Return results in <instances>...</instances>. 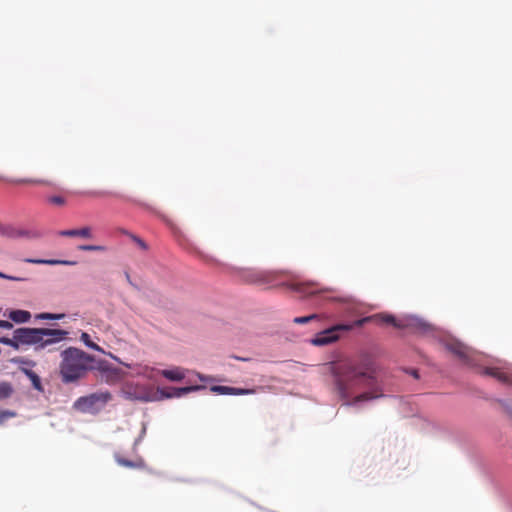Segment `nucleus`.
Returning a JSON list of instances; mask_svg holds the SVG:
<instances>
[{"label": "nucleus", "mask_w": 512, "mask_h": 512, "mask_svg": "<svg viewBox=\"0 0 512 512\" xmlns=\"http://www.w3.org/2000/svg\"><path fill=\"white\" fill-rule=\"evenodd\" d=\"M407 320L414 321V320H419V319L416 316H411Z\"/></svg>", "instance_id": "31"}, {"label": "nucleus", "mask_w": 512, "mask_h": 512, "mask_svg": "<svg viewBox=\"0 0 512 512\" xmlns=\"http://www.w3.org/2000/svg\"><path fill=\"white\" fill-rule=\"evenodd\" d=\"M64 314L40 313L35 316V320H60Z\"/></svg>", "instance_id": "23"}, {"label": "nucleus", "mask_w": 512, "mask_h": 512, "mask_svg": "<svg viewBox=\"0 0 512 512\" xmlns=\"http://www.w3.org/2000/svg\"><path fill=\"white\" fill-rule=\"evenodd\" d=\"M352 329V325L337 324L315 334L310 340L314 346H326L340 338L341 333Z\"/></svg>", "instance_id": "7"}, {"label": "nucleus", "mask_w": 512, "mask_h": 512, "mask_svg": "<svg viewBox=\"0 0 512 512\" xmlns=\"http://www.w3.org/2000/svg\"><path fill=\"white\" fill-rule=\"evenodd\" d=\"M293 320H304V321L316 320V315L315 314H311V315H307V316L295 317Z\"/></svg>", "instance_id": "25"}, {"label": "nucleus", "mask_w": 512, "mask_h": 512, "mask_svg": "<svg viewBox=\"0 0 512 512\" xmlns=\"http://www.w3.org/2000/svg\"><path fill=\"white\" fill-rule=\"evenodd\" d=\"M115 461L123 467L132 468V469H141L144 468L145 462L142 458H137L136 460H128L121 456L120 454H115Z\"/></svg>", "instance_id": "10"}, {"label": "nucleus", "mask_w": 512, "mask_h": 512, "mask_svg": "<svg viewBox=\"0 0 512 512\" xmlns=\"http://www.w3.org/2000/svg\"><path fill=\"white\" fill-rule=\"evenodd\" d=\"M0 328L12 329L13 324L12 322H0Z\"/></svg>", "instance_id": "29"}, {"label": "nucleus", "mask_w": 512, "mask_h": 512, "mask_svg": "<svg viewBox=\"0 0 512 512\" xmlns=\"http://www.w3.org/2000/svg\"><path fill=\"white\" fill-rule=\"evenodd\" d=\"M60 375L64 383L74 382L93 369L94 357L75 347L62 351Z\"/></svg>", "instance_id": "4"}, {"label": "nucleus", "mask_w": 512, "mask_h": 512, "mask_svg": "<svg viewBox=\"0 0 512 512\" xmlns=\"http://www.w3.org/2000/svg\"><path fill=\"white\" fill-rule=\"evenodd\" d=\"M10 320H30L31 314L25 310H12L9 312Z\"/></svg>", "instance_id": "18"}, {"label": "nucleus", "mask_w": 512, "mask_h": 512, "mask_svg": "<svg viewBox=\"0 0 512 512\" xmlns=\"http://www.w3.org/2000/svg\"><path fill=\"white\" fill-rule=\"evenodd\" d=\"M24 262L32 263V264H46V265H73L75 262L65 261V260H53V259H32L26 258Z\"/></svg>", "instance_id": "13"}, {"label": "nucleus", "mask_w": 512, "mask_h": 512, "mask_svg": "<svg viewBox=\"0 0 512 512\" xmlns=\"http://www.w3.org/2000/svg\"><path fill=\"white\" fill-rule=\"evenodd\" d=\"M0 277L1 278H4V279H9V280H13V281H19L21 280L20 278H17V277H14V276H9V275H6L2 272H0Z\"/></svg>", "instance_id": "27"}, {"label": "nucleus", "mask_w": 512, "mask_h": 512, "mask_svg": "<svg viewBox=\"0 0 512 512\" xmlns=\"http://www.w3.org/2000/svg\"><path fill=\"white\" fill-rule=\"evenodd\" d=\"M61 236L66 237H83V238H90L91 237V228L90 227H83L81 229H71V230H63L60 232Z\"/></svg>", "instance_id": "12"}, {"label": "nucleus", "mask_w": 512, "mask_h": 512, "mask_svg": "<svg viewBox=\"0 0 512 512\" xmlns=\"http://www.w3.org/2000/svg\"><path fill=\"white\" fill-rule=\"evenodd\" d=\"M282 276L283 280L280 285L286 287L290 292L297 294L300 298L318 297L346 304L348 309L355 311L360 316L358 320H396L394 315L389 313L366 316L365 314L368 312L369 306L359 303L352 296L341 294L335 288L323 286L317 281L303 280L292 273H283Z\"/></svg>", "instance_id": "2"}, {"label": "nucleus", "mask_w": 512, "mask_h": 512, "mask_svg": "<svg viewBox=\"0 0 512 512\" xmlns=\"http://www.w3.org/2000/svg\"><path fill=\"white\" fill-rule=\"evenodd\" d=\"M202 389L201 386H187L181 388H168V389H158V392L161 394L162 398H178L185 394H188L192 391Z\"/></svg>", "instance_id": "8"}, {"label": "nucleus", "mask_w": 512, "mask_h": 512, "mask_svg": "<svg viewBox=\"0 0 512 512\" xmlns=\"http://www.w3.org/2000/svg\"><path fill=\"white\" fill-rule=\"evenodd\" d=\"M16 185H51L52 183L45 179H32V178H22V179H14L10 181Z\"/></svg>", "instance_id": "14"}, {"label": "nucleus", "mask_w": 512, "mask_h": 512, "mask_svg": "<svg viewBox=\"0 0 512 512\" xmlns=\"http://www.w3.org/2000/svg\"><path fill=\"white\" fill-rule=\"evenodd\" d=\"M393 324V326L397 329H404L406 328L408 325L405 324V322H397V321H394V322H391Z\"/></svg>", "instance_id": "26"}, {"label": "nucleus", "mask_w": 512, "mask_h": 512, "mask_svg": "<svg viewBox=\"0 0 512 512\" xmlns=\"http://www.w3.org/2000/svg\"><path fill=\"white\" fill-rule=\"evenodd\" d=\"M412 375H413L415 378H418V373H417V371H416V370H413V371H412Z\"/></svg>", "instance_id": "32"}, {"label": "nucleus", "mask_w": 512, "mask_h": 512, "mask_svg": "<svg viewBox=\"0 0 512 512\" xmlns=\"http://www.w3.org/2000/svg\"><path fill=\"white\" fill-rule=\"evenodd\" d=\"M10 236L36 239L41 237V233L37 230H15L10 234Z\"/></svg>", "instance_id": "16"}, {"label": "nucleus", "mask_w": 512, "mask_h": 512, "mask_svg": "<svg viewBox=\"0 0 512 512\" xmlns=\"http://www.w3.org/2000/svg\"><path fill=\"white\" fill-rule=\"evenodd\" d=\"M79 249L82 251H104L105 248L103 246L98 245H81Z\"/></svg>", "instance_id": "24"}, {"label": "nucleus", "mask_w": 512, "mask_h": 512, "mask_svg": "<svg viewBox=\"0 0 512 512\" xmlns=\"http://www.w3.org/2000/svg\"><path fill=\"white\" fill-rule=\"evenodd\" d=\"M123 233H124L125 235H128V236L131 238V240H132V241H133V242H134V243H135V244H136V245H137L141 250H143V251H147V250H148V245H147V243H146L143 239H141V238H140V237H138L137 235L132 234V233H129V232H127V231H123Z\"/></svg>", "instance_id": "21"}, {"label": "nucleus", "mask_w": 512, "mask_h": 512, "mask_svg": "<svg viewBox=\"0 0 512 512\" xmlns=\"http://www.w3.org/2000/svg\"><path fill=\"white\" fill-rule=\"evenodd\" d=\"M159 374L170 381H181L185 378V370L180 367L160 370Z\"/></svg>", "instance_id": "11"}, {"label": "nucleus", "mask_w": 512, "mask_h": 512, "mask_svg": "<svg viewBox=\"0 0 512 512\" xmlns=\"http://www.w3.org/2000/svg\"><path fill=\"white\" fill-rule=\"evenodd\" d=\"M112 399L110 392H96L78 398L74 402V408L84 413H96Z\"/></svg>", "instance_id": "5"}, {"label": "nucleus", "mask_w": 512, "mask_h": 512, "mask_svg": "<svg viewBox=\"0 0 512 512\" xmlns=\"http://www.w3.org/2000/svg\"><path fill=\"white\" fill-rule=\"evenodd\" d=\"M46 202L52 206L63 207L67 204V199L61 195H52L46 198Z\"/></svg>", "instance_id": "17"}, {"label": "nucleus", "mask_w": 512, "mask_h": 512, "mask_svg": "<svg viewBox=\"0 0 512 512\" xmlns=\"http://www.w3.org/2000/svg\"><path fill=\"white\" fill-rule=\"evenodd\" d=\"M236 359L238 360H241V361H248L249 359L248 358H240V357H235Z\"/></svg>", "instance_id": "33"}, {"label": "nucleus", "mask_w": 512, "mask_h": 512, "mask_svg": "<svg viewBox=\"0 0 512 512\" xmlns=\"http://www.w3.org/2000/svg\"><path fill=\"white\" fill-rule=\"evenodd\" d=\"M12 392H13V389L9 383L0 382V400L10 397Z\"/></svg>", "instance_id": "22"}, {"label": "nucleus", "mask_w": 512, "mask_h": 512, "mask_svg": "<svg viewBox=\"0 0 512 512\" xmlns=\"http://www.w3.org/2000/svg\"><path fill=\"white\" fill-rule=\"evenodd\" d=\"M483 373L485 375L491 376L498 381L505 383V384H512V377L510 374L502 371L499 368H486L484 369Z\"/></svg>", "instance_id": "9"}, {"label": "nucleus", "mask_w": 512, "mask_h": 512, "mask_svg": "<svg viewBox=\"0 0 512 512\" xmlns=\"http://www.w3.org/2000/svg\"><path fill=\"white\" fill-rule=\"evenodd\" d=\"M87 195L92 196V197H102V196H105L106 193L94 191V192H88Z\"/></svg>", "instance_id": "28"}, {"label": "nucleus", "mask_w": 512, "mask_h": 512, "mask_svg": "<svg viewBox=\"0 0 512 512\" xmlns=\"http://www.w3.org/2000/svg\"><path fill=\"white\" fill-rule=\"evenodd\" d=\"M258 280H259V278H258V277H256V278L252 279V281H258Z\"/></svg>", "instance_id": "34"}, {"label": "nucleus", "mask_w": 512, "mask_h": 512, "mask_svg": "<svg viewBox=\"0 0 512 512\" xmlns=\"http://www.w3.org/2000/svg\"><path fill=\"white\" fill-rule=\"evenodd\" d=\"M67 331L62 329L17 328L12 336L0 337V343L19 349L21 346L41 344L42 347L65 339Z\"/></svg>", "instance_id": "3"}, {"label": "nucleus", "mask_w": 512, "mask_h": 512, "mask_svg": "<svg viewBox=\"0 0 512 512\" xmlns=\"http://www.w3.org/2000/svg\"><path fill=\"white\" fill-rule=\"evenodd\" d=\"M81 341H83V343H84L87 347H89V348H91V349H93V350H96V351H98V352L105 353V352H104V350H103L100 346H98L96 343H94V342L90 339L89 334H87V333H82V335H81Z\"/></svg>", "instance_id": "19"}, {"label": "nucleus", "mask_w": 512, "mask_h": 512, "mask_svg": "<svg viewBox=\"0 0 512 512\" xmlns=\"http://www.w3.org/2000/svg\"><path fill=\"white\" fill-rule=\"evenodd\" d=\"M211 390L219 394H246L250 392L248 390L236 389L228 386H213Z\"/></svg>", "instance_id": "15"}, {"label": "nucleus", "mask_w": 512, "mask_h": 512, "mask_svg": "<svg viewBox=\"0 0 512 512\" xmlns=\"http://www.w3.org/2000/svg\"><path fill=\"white\" fill-rule=\"evenodd\" d=\"M12 413L0 412V423H2L7 417L11 416Z\"/></svg>", "instance_id": "30"}, {"label": "nucleus", "mask_w": 512, "mask_h": 512, "mask_svg": "<svg viewBox=\"0 0 512 512\" xmlns=\"http://www.w3.org/2000/svg\"><path fill=\"white\" fill-rule=\"evenodd\" d=\"M445 347L448 351L457 356L464 364L469 366L475 365L479 356L478 352L455 339L446 340Z\"/></svg>", "instance_id": "6"}, {"label": "nucleus", "mask_w": 512, "mask_h": 512, "mask_svg": "<svg viewBox=\"0 0 512 512\" xmlns=\"http://www.w3.org/2000/svg\"><path fill=\"white\" fill-rule=\"evenodd\" d=\"M335 385L347 405H357L384 396L381 382L372 366L344 363L335 370Z\"/></svg>", "instance_id": "1"}, {"label": "nucleus", "mask_w": 512, "mask_h": 512, "mask_svg": "<svg viewBox=\"0 0 512 512\" xmlns=\"http://www.w3.org/2000/svg\"><path fill=\"white\" fill-rule=\"evenodd\" d=\"M25 373L29 377V379L31 380L33 387L35 389L41 391L42 390V385H41L40 377L35 372H33L32 370H26Z\"/></svg>", "instance_id": "20"}]
</instances>
